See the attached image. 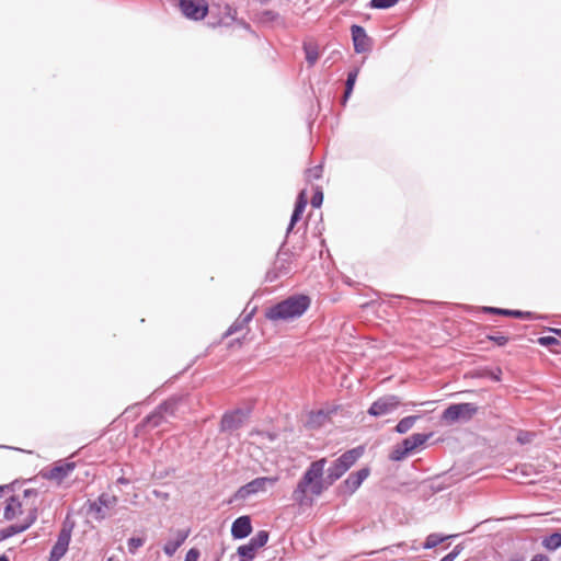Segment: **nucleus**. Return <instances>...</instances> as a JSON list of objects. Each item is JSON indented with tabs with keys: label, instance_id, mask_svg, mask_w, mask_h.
<instances>
[{
	"label": "nucleus",
	"instance_id": "1",
	"mask_svg": "<svg viewBox=\"0 0 561 561\" xmlns=\"http://www.w3.org/2000/svg\"><path fill=\"white\" fill-rule=\"evenodd\" d=\"M325 465V458L311 462L293 491L295 502L300 505L311 504L312 497L321 495L329 488L323 477Z\"/></svg>",
	"mask_w": 561,
	"mask_h": 561
},
{
	"label": "nucleus",
	"instance_id": "2",
	"mask_svg": "<svg viewBox=\"0 0 561 561\" xmlns=\"http://www.w3.org/2000/svg\"><path fill=\"white\" fill-rule=\"evenodd\" d=\"M38 491L25 489L21 494H15L5 500L3 517L5 520L21 518V522L28 520L32 516L34 522L37 518Z\"/></svg>",
	"mask_w": 561,
	"mask_h": 561
},
{
	"label": "nucleus",
	"instance_id": "3",
	"mask_svg": "<svg viewBox=\"0 0 561 561\" xmlns=\"http://www.w3.org/2000/svg\"><path fill=\"white\" fill-rule=\"evenodd\" d=\"M309 305L307 296H291L268 308L265 316L272 321H289L302 316Z\"/></svg>",
	"mask_w": 561,
	"mask_h": 561
},
{
	"label": "nucleus",
	"instance_id": "4",
	"mask_svg": "<svg viewBox=\"0 0 561 561\" xmlns=\"http://www.w3.org/2000/svg\"><path fill=\"white\" fill-rule=\"evenodd\" d=\"M477 412V407L472 403H457L449 405L442 414V420L446 424H454L457 421H467Z\"/></svg>",
	"mask_w": 561,
	"mask_h": 561
},
{
	"label": "nucleus",
	"instance_id": "5",
	"mask_svg": "<svg viewBox=\"0 0 561 561\" xmlns=\"http://www.w3.org/2000/svg\"><path fill=\"white\" fill-rule=\"evenodd\" d=\"M278 481V477H261L241 486L237 493V500H245L251 495L265 492L268 486H273Z\"/></svg>",
	"mask_w": 561,
	"mask_h": 561
},
{
	"label": "nucleus",
	"instance_id": "6",
	"mask_svg": "<svg viewBox=\"0 0 561 561\" xmlns=\"http://www.w3.org/2000/svg\"><path fill=\"white\" fill-rule=\"evenodd\" d=\"M117 504V497L107 493L101 494L96 501L89 506V513L95 519H104L111 510Z\"/></svg>",
	"mask_w": 561,
	"mask_h": 561
},
{
	"label": "nucleus",
	"instance_id": "7",
	"mask_svg": "<svg viewBox=\"0 0 561 561\" xmlns=\"http://www.w3.org/2000/svg\"><path fill=\"white\" fill-rule=\"evenodd\" d=\"M400 404L399 397L393 394L383 396L370 405L368 413L376 417L385 416L396 411Z\"/></svg>",
	"mask_w": 561,
	"mask_h": 561
},
{
	"label": "nucleus",
	"instance_id": "8",
	"mask_svg": "<svg viewBox=\"0 0 561 561\" xmlns=\"http://www.w3.org/2000/svg\"><path fill=\"white\" fill-rule=\"evenodd\" d=\"M176 411V402L168 401L161 404L154 412L146 419V424L151 427L162 426L170 417L174 416Z\"/></svg>",
	"mask_w": 561,
	"mask_h": 561
},
{
	"label": "nucleus",
	"instance_id": "9",
	"mask_svg": "<svg viewBox=\"0 0 561 561\" xmlns=\"http://www.w3.org/2000/svg\"><path fill=\"white\" fill-rule=\"evenodd\" d=\"M72 526L65 523L58 534L56 543L53 546L48 561H59L68 551L71 540Z\"/></svg>",
	"mask_w": 561,
	"mask_h": 561
},
{
	"label": "nucleus",
	"instance_id": "10",
	"mask_svg": "<svg viewBox=\"0 0 561 561\" xmlns=\"http://www.w3.org/2000/svg\"><path fill=\"white\" fill-rule=\"evenodd\" d=\"M180 9L187 19L198 21L206 16L208 3L206 0H180Z\"/></svg>",
	"mask_w": 561,
	"mask_h": 561
},
{
	"label": "nucleus",
	"instance_id": "11",
	"mask_svg": "<svg viewBox=\"0 0 561 561\" xmlns=\"http://www.w3.org/2000/svg\"><path fill=\"white\" fill-rule=\"evenodd\" d=\"M351 34L356 53L362 54L371 49V39L364 27L359 25H352Z\"/></svg>",
	"mask_w": 561,
	"mask_h": 561
},
{
	"label": "nucleus",
	"instance_id": "12",
	"mask_svg": "<svg viewBox=\"0 0 561 561\" xmlns=\"http://www.w3.org/2000/svg\"><path fill=\"white\" fill-rule=\"evenodd\" d=\"M368 476H369V469H367V468H363L356 472L351 473L343 483L345 491L350 494H353L362 485V483L368 478Z\"/></svg>",
	"mask_w": 561,
	"mask_h": 561
},
{
	"label": "nucleus",
	"instance_id": "13",
	"mask_svg": "<svg viewBox=\"0 0 561 561\" xmlns=\"http://www.w3.org/2000/svg\"><path fill=\"white\" fill-rule=\"evenodd\" d=\"M245 417L247 414L241 410H236L231 413L225 414L221 420L222 431H233L239 428L243 424Z\"/></svg>",
	"mask_w": 561,
	"mask_h": 561
},
{
	"label": "nucleus",
	"instance_id": "14",
	"mask_svg": "<svg viewBox=\"0 0 561 561\" xmlns=\"http://www.w3.org/2000/svg\"><path fill=\"white\" fill-rule=\"evenodd\" d=\"M251 531L252 525L249 516H240L232 523L231 535L236 539L245 538Z\"/></svg>",
	"mask_w": 561,
	"mask_h": 561
},
{
	"label": "nucleus",
	"instance_id": "15",
	"mask_svg": "<svg viewBox=\"0 0 561 561\" xmlns=\"http://www.w3.org/2000/svg\"><path fill=\"white\" fill-rule=\"evenodd\" d=\"M188 536L187 530H178L174 538L168 540L163 547V551L167 556L172 557L176 550L183 545Z\"/></svg>",
	"mask_w": 561,
	"mask_h": 561
},
{
	"label": "nucleus",
	"instance_id": "16",
	"mask_svg": "<svg viewBox=\"0 0 561 561\" xmlns=\"http://www.w3.org/2000/svg\"><path fill=\"white\" fill-rule=\"evenodd\" d=\"M75 469V462H59L53 467L47 473L48 479L61 481Z\"/></svg>",
	"mask_w": 561,
	"mask_h": 561
},
{
	"label": "nucleus",
	"instance_id": "17",
	"mask_svg": "<svg viewBox=\"0 0 561 561\" xmlns=\"http://www.w3.org/2000/svg\"><path fill=\"white\" fill-rule=\"evenodd\" d=\"M34 524V517L32 516L28 520L20 522L19 524L11 525L0 531V539L10 538L16 534L25 531L28 527Z\"/></svg>",
	"mask_w": 561,
	"mask_h": 561
},
{
	"label": "nucleus",
	"instance_id": "18",
	"mask_svg": "<svg viewBox=\"0 0 561 561\" xmlns=\"http://www.w3.org/2000/svg\"><path fill=\"white\" fill-rule=\"evenodd\" d=\"M430 437H431V434L416 433V434H413L410 437L405 438L402 442V445L404 446L405 451L411 454L419 447L423 446Z\"/></svg>",
	"mask_w": 561,
	"mask_h": 561
},
{
	"label": "nucleus",
	"instance_id": "19",
	"mask_svg": "<svg viewBox=\"0 0 561 561\" xmlns=\"http://www.w3.org/2000/svg\"><path fill=\"white\" fill-rule=\"evenodd\" d=\"M347 469L335 459L332 465L327 470V485H332L336 480H339Z\"/></svg>",
	"mask_w": 561,
	"mask_h": 561
},
{
	"label": "nucleus",
	"instance_id": "20",
	"mask_svg": "<svg viewBox=\"0 0 561 561\" xmlns=\"http://www.w3.org/2000/svg\"><path fill=\"white\" fill-rule=\"evenodd\" d=\"M362 454L363 450L360 448H354L341 455L337 458V461L341 462L348 470L357 461Z\"/></svg>",
	"mask_w": 561,
	"mask_h": 561
},
{
	"label": "nucleus",
	"instance_id": "21",
	"mask_svg": "<svg viewBox=\"0 0 561 561\" xmlns=\"http://www.w3.org/2000/svg\"><path fill=\"white\" fill-rule=\"evenodd\" d=\"M253 312L254 310L250 311L249 313L247 314H242L240 316L230 327L229 329L227 330L226 332V335H232L237 332H239L240 330H242L247 324L248 322L252 319V316H253Z\"/></svg>",
	"mask_w": 561,
	"mask_h": 561
},
{
	"label": "nucleus",
	"instance_id": "22",
	"mask_svg": "<svg viewBox=\"0 0 561 561\" xmlns=\"http://www.w3.org/2000/svg\"><path fill=\"white\" fill-rule=\"evenodd\" d=\"M541 543L547 550H557L561 547V534L553 533L550 536L545 537Z\"/></svg>",
	"mask_w": 561,
	"mask_h": 561
},
{
	"label": "nucleus",
	"instance_id": "23",
	"mask_svg": "<svg viewBox=\"0 0 561 561\" xmlns=\"http://www.w3.org/2000/svg\"><path fill=\"white\" fill-rule=\"evenodd\" d=\"M417 419H419V416H416V415L403 417L397 424L396 431L400 434H405L413 427V425L415 424Z\"/></svg>",
	"mask_w": 561,
	"mask_h": 561
},
{
	"label": "nucleus",
	"instance_id": "24",
	"mask_svg": "<svg viewBox=\"0 0 561 561\" xmlns=\"http://www.w3.org/2000/svg\"><path fill=\"white\" fill-rule=\"evenodd\" d=\"M304 50L306 54V60L309 65H314L319 58L317 46L313 43L308 42L304 44Z\"/></svg>",
	"mask_w": 561,
	"mask_h": 561
},
{
	"label": "nucleus",
	"instance_id": "25",
	"mask_svg": "<svg viewBox=\"0 0 561 561\" xmlns=\"http://www.w3.org/2000/svg\"><path fill=\"white\" fill-rule=\"evenodd\" d=\"M482 311L485 313L514 316V317H518V318H522L525 316V313L519 310L500 309V308H494V307H483Z\"/></svg>",
	"mask_w": 561,
	"mask_h": 561
},
{
	"label": "nucleus",
	"instance_id": "26",
	"mask_svg": "<svg viewBox=\"0 0 561 561\" xmlns=\"http://www.w3.org/2000/svg\"><path fill=\"white\" fill-rule=\"evenodd\" d=\"M451 536H443L439 534H431L426 537V540L423 543L424 549H433L446 539L450 538Z\"/></svg>",
	"mask_w": 561,
	"mask_h": 561
},
{
	"label": "nucleus",
	"instance_id": "27",
	"mask_svg": "<svg viewBox=\"0 0 561 561\" xmlns=\"http://www.w3.org/2000/svg\"><path fill=\"white\" fill-rule=\"evenodd\" d=\"M267 540L268 534L265 530H261L252 537L248 543H250L255 550H259L266 545Z\"/></svg>",
	"mask_w": 561,
	"mask_h": 561
},
{
	"label": "nucleus",
	"instance_id": "28",
	"mask_svg": "<svg viewBox=\"0 0 561 561\" xmlns=\"http://www.w3.org/2000/svg\"><path fill=\"white\" fill-rule=\"evenodd\" d=\"M357 75H358V69H355V70L348 72L343 103H345L346 100L350 98V95L353 91L354 84L356 82Z\"/></svg>",
	"mask_w": 561,
	"mask_h": 561
},
{
	"label": "nucleus",
	"instance_id": "29",
	"mask_svg": "<svg viewBox=\"0 0 561 561\" xmlns=\"http://www.w3.org/2000/svg\"><path fill=\"white\" fill-rule=\"evenodd\" d=\"M236 19V11L229 7V5H226L224 8V16L220 19L219 21V25H230Z\"/></svg>",
	"mask_w": 561,
	"mask_h": 561
},
{
	"label": "nucleus",
	"instance_id": "30",
	"mask_svg": "<svg viewBox=\"0 0 561 561\" xmlns=\"http://www.w3.org/2000/svg\"><path fill=\"white\" fill-rule=\"evenodd\" d=\"M306 206H307V193L305 190H302L298 195L294 213L302 215Z\"/></svg>",
	"mask_w": 561,
	"mask_h": 561
},
{
	"label": "nucleus",
	"instance_id": "31",
	"mask_svg": "<svg viewBox=\"0 0 561 561\" xmlns=\"http://www.w3.org/2000/svg\"><path fill=\"white\" fill-rule=\"evenodd\" d=\"M323 168L321 164L310 168L306 171L307 181L319 180L322 176Z\"/></svg>",
	"mask_w": 561,
	"mask_h": 561
},
{
	"label": "nucleus",
	"instance_id": "32",
	"mask_svg": "<svg viewBox=\"0 0 561 561\" xmlns=\"http://www.w3.org/2000/svg\"><path fill=\"white\" fill-rule=\"evenodd\" d=\"M399 0H371L370 7L374 9H388L396 5Z\"/></svg>",
	"mask_w": 561,
	"mask_h": 561
},
{
	"label": "nucleus",
	"instance_id": "33",
	"mask_svg": "<svg viewBox=\"0 0 561 561\" xmlns=\"http://www.w3.org/2000/svg\"><path fill=\"white\" fill-rule=\"evenodd\" d=\"M144 542H145V540L142 538H139V537L130 538L127 542L128 551L133 554L136 553L137 549L140 548L144 545Z\"/></svg>",
	"mask_w": 561,
	"mask_h": 561
},
{
	"label": "nucleus",
	"instance_id": "34",
	"mask_svg": "<svg viewBox=\"0 0 561 561\" xmlns=\"http://www.w3.org/2000/svg\"><path fill=\"white\" fill-rule=\"evenodd\" d=\"M409 453L405 451L404 446L401 444L400 446H397L392 453H391V459L399 461L402 460L405 456H408Z\"/></svg>",
	"mask_w": 561,
	"mask_h": 561
},
{
	"label": "nucleus",
	"instance_id": "35",
	"mask_svg": "<svg viewBox=\"0 0 561 561\" xmlns=\"http://www.w3.org/2000/svg\"><path fill=\"white\" fill-rule=\"evenodd\" d=\"M323 202V193L320 186H317L311 198V205L316 208L320 207Z\"/></svg>",
	"mask_w": 561,
	"mask_h": 561
},
{
	"label": "nucleus",
	"instance_id": "36",
	"mask_svg": "<svg viewBox=\"0 0 561 561\" xmlns=\"http://www.w3.org/2000/svg\"><path fill=\"white\" fill-rule=\"evenodd\" d=\"M537 342L540 344V345H543V346H550V345H553V344H558V340L553 336H542V337H538Z\"/></svg>",
	"mask_w": 561,
	"mask_h": 561
},
{
	"label": "nucleus",
	"instance_id": "37",
	"mask_svg": "<svg viewBox=\"0 0 561 561\" xmlns=\"http://www.w3.org/2000/svg\"><path fill=\"white\" fill-rule=\"evenodd\" d=\"M325 419H327V414L323 411H318L317 413H312L310 415L309 422L320 424Z\"/></svg>",
	"mask_w": 561,
	"mask_h": 561
},
{
	"label": "nucleus",
	"instance_id": "38",
	"mask_svg": "<svg viewBox=\"0 0 561 561\" xmlns=\"http://www.w3.org/2000/svg\"><path fill=\"white\" fill-rule=\"evenodd\" d=\"M490 341H493L495 342L497 345L502 346V345H505L506 342H507V337L504 336V335H501V334H495V335H488L486 336Z\"/></svg>",
	"mask_w": 561,
	"mask_h": 561
},
{
	"label": "nucleus",
	"instance_id": "39",
	"mask_svg": "<svg viewBox=\"0 0 561 561\" xmlns=\"http://www.w3.org/2000/svg\"><path fill=\"white\" fill-rule=\"evenodd\" d=\"M198 559L199 551L195 548L190 549L185 556V561H198Z\"/></svg>",
	"mask_w": 561,
	"mask_h": 561
},
{
	"label": "nucleus",
	"instance_id": "40",
	"mask_svg": "<svg viewBox=\"0 0 561 561\" xmlns=\"http://www.w3.org/2000/svg\"><path fill=\"white\" fill-rule=\"evenodd\" d=\"M300 217L301 215L293 213L287 232H289L294 228L295 224L300 219Z\"/></svg>",
	"mask_w": 561,
	"mask_h": 561
},
{
	"label": "nucleus",
	"instance_id": "41",
	"mask_svg": "<svg viewBox=\"0 0 561 561\" xmlns=\"http://www.w3.org/2000/svg\"><path fill=\"white\" fill-rule=\"evenodd\" d=\"M530 561H550V558L546 554H535Z\"/></svg>",
	"mask_w": 561,
	"mask_h": 561
},
{
	"label": "nucleus",
	"instance_id": "42",
	"mask_svg": "<svg viewBox=\"0 0 561 561\" xmlns=\"http://www.w3.org/2000/svg\"><path fill=\"white\" fill-rule=\"evenodd\" d=\"M458 552L457 551H453L450 553H448L446 557H444L440 561H454L455 558L457 557Z\"/></svg>",
	"mask_w": 561,
	"mask_h": 561
},
{
	"label": "nucleus",
	"instance_id": "43",
	"mask_svg": "<svg viewBox=\"0 0 561 561\" xmlns=\"http://www.w3.org/2000/svg\"><path fill=\"white\" fill-rule=\"evenodd\" d=\"M508 561H525L523 556H514L508 559Z\"/></svg>",
	"mask_w": 561,
	"mask_h": 561
},
{
	"label": "nucleus",
	"instance_id": "44",
	"mask_svg": "<svg viewBox=\"0 0 561 561\" xmlns=\"http://www.w3.org/2000/svg\"><path fill=\"white\" fill-rule=\"evenodd\" d=\"M118 482H119V483H123V484H126V483H128L129 481H128L127 479H125V478H119V479H118Z\"/></svg>",
	"mask_w": 561,
	"mask_h": 561
},
{
	"label": "nucleus",
	"instance_id": "45",
	"mask_svg": "<svg viewBox=\"0 0 561 561\" xmlns=\"http://www.w3.org/2000/svg\"><path fill=\"white\" fill-rule=\"evenodd\" d=\"M396 547H397V548H404V547H407V545H405V543H400V545H398V546H396Z\"/></svg>",
	"mask_w": 561,
	"mask_h": 561
},
{
	"label": "nucleus",
	"instance_id": "46",
	"mask_svg": "<svg viewBox=\"0 0 561 561\" xmlns=\"http://www.w3.org/2000/svg\"><path fill=\"white\" fill-rule=\"evenodd\" d=\"M0 561H9L7 557L2 556L0 557Z\"/></svg>",
	"mask_w": 561,
	"mask_h": 561
}]
</instances>
